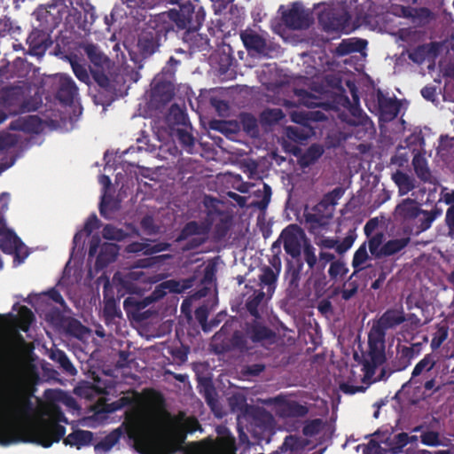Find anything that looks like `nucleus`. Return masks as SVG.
<instances>
[{
	"instance_id": "f257e3e1",
	"label": "nucleus",
	"mask_w": 454,
	"mask_h": 454,
	"mask_svg": "<svg viewBox=\"0 0 454 454\" xmlns=\"http://www.w3.org/2000/svg\"><path fill=\"white\" fill-rule=\"evenodd\" d=\"M13 428L15 429L14 427ZM22 431L26 434L25 438L18 437L14 431V436L18 440L16 442L19 441L34 442L44 448H49L53 442H59L63 439L65 445L76 447L80 450L82 447L90 445L93 440V433L82 429H76L63 438L66 434V427L51 419L42 420L37 425L22 428Z\"/></svg>"
},
{
	"instance_id": "f03ea898",
	"label": "nucleus",
	"mask_w": 454,
	"mask_h": 454,
	"mask_svg": "<svg viewBox=\"0 0 454 454\" xmlns=\"http://www.w3.org/2000/svg\"><path fill=\"white\" fill-rule=\"evenodd\" d=\"M154 17L160 25L161 31L167 35L170 32L186 30L188 35H194L204 20V15H200L199 12L194 13L193 11H190V8L180 11L172 9L156 14Z\"/></svg>"
},
{
	"instance_id": "7ed1b4c3",
	"label": "nucleus",
	"mask_w": 454,
	"mask_h": 454,
	"mask_svg": "<svg viewBox=\"0 0 454 454\" xmlns=\"http://www.w3.org/2000/svg\"><path fill=\"white\" fill-rule=\"evenodd\" d=\"M79 47L90 63V72L95 82L104 90L112 91L113 85L106 74V70L110 66V59L98 44L93 43L82 42Z\"/></svg>"
},
{
	"instance_id": "20e7f679",
	"label": "nucleus",
	"mask_w": 454,
	"mask_h": 454,
	"mask_svg": "<svg viewBox=\"0 0 454 454\" xmlns=\"http://www.w3.org/2000/svg\"><path fill=\"white\" fill-rule=\"evenodd\" d=\"M72 4V0H51L46 6L39 7L35 12L39 22L37 27L51 34L62 22Z\"/></svg>"
},
{
	"instance_id": "39448f33",
	"label": "nucleus",
	"mask_w": 454,
	"mask_h": 454,
	"mask_svg": "<svg viewBox=\"0 0 454 454\" xmlns=\"http://www.w3.org/2000/svg\"><path fill=\"white\" fill-rule=\"evenodd\" d=\"M168 35L161 31V27L154 16H151L142 29L137 40V48L143 58L156 52Z\"/></svg>"
},
{
	"instance_id": "423d86ee",
	"label": "nucleus",
	"mask_w": 454,
	"mask_h": 454,
	"mask_svg": "<svg viewBox=\"0 0 454 454\" xmlns=\"http://www.w3.org/2000/svg\"><path fill=\"white\" fill-rule=\"evenodd\" d=\"M386 338L373 333L372 331L368 333V351L363 356V371L364 376L371 378L375 372L376 369L385 364L386 351H385Z\"/></svg>"
},
{
	"instance_id": "0eeeda50",
	"label": "nucleus",
	"mask_w": 454,
	"mask_h": 454,
	"mask_svg": "<svg viewBox=\"0 0 454 454\" xmlns=\"http://www.w3.org/2000/svg\"><path fill=\"white\" fill-rule=\"evenodd\" d=\"M308 240L303 230L297 224H289L280 233L279 238L272 244V251L280 248L283 244L285 252L292 257V260H301V254L303 242Z\"/></svg>"
},
{
	"instance_id": "6e6552de",
	"label": "nucleus",
	"mask_w": 454,
	"mask_h": 454,
	"mask_svg": "<svg viewBox=\"0 0 454 454\" xmlns=\"http://www.w3.org/2000/svg\"><path fill=\"white\" fill-rule=\"evenodd\" d=\"M208 231L209 226L207 224L197 221H190L181 229L176 241L182 242L189 239L184 250H193L205 243V236L207 235Z\"/></svg>"
},
{
	"instance_id": "1a4fd4ad",
	"label": "nucleus",
	"mask_w": 454,
	"mask_h": 454,
	"mask_svg": "<svg viewBox=\"0 0 454 454\" xmlns=\"http://www.w3.org/2000/svg\"><path fill=\"white\" fill-rule=\"evenodd\" d=\"M5 411L18 419L32 410V403L25 396L22 388L19 385H12L8 388L4 398Z\"/></svg>"
},
{
	"instance_id": "9d476101",
	"label": "nucleus",
	"mask_w": 454,
	"mask_h": 454,
	"mask_svg": "<svg viewBox=\"0 0 454 454\" xmlns=\"http://www.w3.org/2000/svg\"><path fill=\"white\" fill-rule=\"evenodd\" d=\"M99 248V253L97 256L95 268L97 270H103L107 267L111 262H114L119 254V247L114 243H103L99 236L94 235L90 240L89 257H94Z\"/></svg>"
},
{
	"instance_id": "9b49d317",
	"label": "nucleus",
	"mask_w": 454,
	"mask_h": 454,
	"mask_svg": "<svg viewBox=\"0 0 454 454\" xmlns=\"http://www.w3.org/2000/svg\"><path fill=\"white\" fill-rule=\"evenodd\" d=\"M406 321L403 307L387 309L377 321H375L370 331L386 338L387 330L395 329Z\"/></svg>"
},
{
	"instance_id": "f8f14e48",
	"label": "nucleus",
	"mask_w": 454,
	"mask_h": 454,
	"mask_svg": "<svg viewBox=\"0 0 454 454\" xmlns=\"http://www.w3.org/2000/svg\"><path fill=\"white\" fill-rule=\"evenodd\" d=\"M333 208L325 205L321 200L313 207L312 212L304 215L306 227L310 233H316L322 229H325L329 224V220L333 215Z\"/></svg>"
},
{
	"instance_id": "ddd939ff",
	"label": "nucleus",
	"mask_w": 454,
	"mask_h": 454,
	"mask_svg": "<svg viewBox=\"0 0 454 454\" xmlns=\"http://www.w3.org/2000/svg\"><path fill=\"white\" fill-rule=\"evenodd\" d=\"M55 97L61 105L71 106L78 96V87L72 77L66 74H58L54 76Z\"/></svg>"
},
{
	"instance_id": "4468645a",
	"label": "nucleus",
	"mask_w": 454,
	"mask_h": 454,
	"mask_svg": "<svg viewBox=\"0 0 454 454\" xmlns=\"http://www.w3.org/2000/svg\"><path fill=\"white\" fill-rule=\"evenodd\" d=\"M246 334L253 343L262 347L272 345L277 340V334L271 328L255 320L246 325Z\"/></svg>"
},
{
	"instance_id": "2eb2a0df",
	"label": "nucleus",
	"mask_w": 454,
	"mask_h": 454,
	"mask_svg": "<svg viewBox=\"0 0 454 454\" xmlns=\"http://www.w3.org/2000/svg\"><path fill=\"white\" fill-rule=\"evenodd\" d=\"M412 359V353L407 348V346L397 343L395 356L391 357L387 364L388 373L386 375V369L383 368L379 377L380 380L387 379L393 372L405 370L411 365Z\"/></svg>"
},
{
	"instance_id": "dca6fc26",
	"label": "nucleus",
	"mask_w": 454,
	"mask_h": 454,
	"mask_svg": "<svg viewBox=\"0 0 454 454\" xmlns=\"http://www.w3.org/2000/svg\"><path fill=\"white\" fill-rule=\"evenodd\" d=\"M27 43L28 44V54L41 58L52 43L51 34L42 28L35 27L29 34Z\"/></svg>"
},
{
	"instance_id": "f3484780",
	"label": "nucleus",
	"mask_w": 454,
	"mask_h": 454,
	"mask_svg": "<svg viewBox=\"0 0 454 454\" xmlns=\"http://www.w3.org/2000/svg\"><path fill=\"white\" fill-rule=\"evenodd\" d=\"M377 105L374 107L380 114V119L384 121H393L399 114L400 104L396 98L387 97L380 89L376 91Z\"/></svg>"
},
{
	"instance_id": "a211bd4d",
	"label": "nucleus",
	"mask_w": 454,
	"mask_h": 454,
	"mask_svg": "<svg viewBox=\"0 0 454 454\" xmlns=\"http://www.w3.org/2000/svg\"><path fill=\"white\" fill-rule=\"evenodd\" d=\"M282 20L284 24L291 29H306L311 25L309 15L296 4L283 12Z\"/></svg>"
},
{
	"instance_id": "6ab92c4d",
	"label": "nucleus",
	"mask_w": 454,
	"mask_h": 454,
	"mask_svg": "<svg viewBox=\"0 0 454 454\" xmlns=\"http://www.w3.org/2000/svg\"><path fill=\"white\" fill-rule=\"evenodd\" d=\"M242 43L249 53L268 55V46L265 38L252 29H246L240 33Z\"/></svg>"
},
{
	"instance_id": "aec40b11",
	"label": "nucleus",
	"mask_w": 454,
	"mask_h": 454,
	"mask_svg": "<svg viewBox=\"0 0 454 454\" xmlns=\"http://www.w3.org/2000/svg\"><path fill=\"white\" fill-rule=\"evenodd\" d=\"M42 120L37 115L20 116L9 124L10 130L37 134L42 130Z\"/></svg>"
},
{
	"instance_id": "412c9836",
	"label": "nucleus",
	"mask_w": 454,
	"mask_h": 454,
	"mask_svg": "<svg viewBox=\"0 0 454 454\" xmlns=\"http://www.w3.org/2000/svg\"><path fill=\"white\" fill-rule=\"evenodd\" d=\"M279 405V415L286 419L304 418L309 413V408L296 400L276 398Z\"/></svg>"
},
{
	"instance_id": "4be33fe9",
	"label": "nucleus",
	"mask_w": 454,
	"mask_h": 454,
	"mask_svg": "<svg viewBox=\"0 0 454 454\" xmlns=\"http://www.w3.org/2000/svg\"><path fill=\"white\" fill-rule=\"evenodd\" d=\"M303 265L301 260H287L286 262L285 279L287 282L288 290L291 292H296L299 289Z\"/></svg>"
},
{
	"instance_id": "5701e85b",
	"label": "nucleus",
	"mask_w": 454,
	"mask_h": 454,
	"mask_svg": "<svg viewBox=\"0 0 454 454\" xmlns=\"http://www.w3.org/2000/svg\"><path fill=\"white\" fill-rule=\"evenodd\" d=\"M356 235L350 233L347 235L342 241H339L335 238L324 237L317 242L321 249H335L339 254H345L353 246Z\"/></svg>"
},
{
	"instance_id": "b1692460",
	"label": "nucleus",
	"mask_w": 454,
	"mask_h": 454,
	"mask_svg": "<svg viewBox=\"0 0 454 454\" xmlns=\"http://www.w3.org/2000/svg\"><path fill=\"white\" fill-rule=\"evenodd\" d=\"M349 20L350 16L348 12H329L320 17V20L324 22L325 31H343L348 25Z\"/></svg>"
},
{
	"instance_id": "393cba45",
	"label": "nucleus",
	"mask_w": 454,
	"mask_h": 454,
	"mask_svg": "<svg viewBox=\"0 0 454 454\" xmlns=\"http://www.w3.org/2000/svg\"><path fill=\"white\" fill-rule=\"evenodd\" d=\"M395 212L398 218L403 222H408L418 218L421 215L422 208L418 206L414 200L408 198L396 206Z\"/></svg>"
},
{
	"instance_id": "a878e982",
	"label": "nucleus",
	"mask_w": 454,
	"mask_h": 454,
	"mask_svg": "<svg viewBox=\"0 0 454 454\" xmlns=\"http://www.w3.org/2000/svg\"><path fill=\"white\" fill-rule=\"evenodd\" d=\"M27 89L20 86L6 87L2 89L1 91V102L5 106H18L20 107V103L27 92Z\"/></svg>"
},
{
	"instance_id": "bb28decb",
	"label": "nucleus",
	"mask_w": 454,
	"mask_h": 454,
	"mask_svg": "<svg viewBox=\"0 0 454 454\" xmlns=\"http://www.w3.org/2000/svg\"><path fill=\"white\" fill-rule=\"evenodd\" d=\"M87 15H90V23H93L95 20V14L93 12L86 11L84 20H82V12L74 8L73 4L68 7V12L65 14L64 18L66 20L67 24H69L72 28L74 27H77L80 29H85L86 23L89 21L87 20Z\"/></svg>"
},
{
	"instance_id": "cd10ccee",
	"label": "nucleus",
	"mask_w": 454,
	"mask_h": 454,
	"mask_svg": "<svg viewBox=\"0 0 454 454\" xmlns=\"http://www.w3.org/2000/svg\"><path fill=\"white\" fill-rule=\"evenodd\" d=\"M192 126L177 127L171 129V135L178 143L189 153H191L194 146L195 138L192 136Z\"/></svg>"
},
{
	"instance_id": "c85d7f7f",
	"label": "nucleus",
	"mask_w": 454,
	"mask_h": 454,
	"mask_svg": "<svg viewBox=\"0 0 454 454\" xmlns=\"http://www.w3.org/2000/svg\"><path fill=\"white\" fill-rule=\"evenodd\" d=\"M442 215V209L435 206L432 210L422 209L421 215L416 218L417 233L428 230L433 222Z\"/></svg>"
},
{
	"instance_id": "c756f323",
	"label": "nucleus",
	"mask_w": 454,
	"mask_h": 454,
	"mask_svg": "<svg viewBox=\"0 0 454 454\" xmlns=\"http://www.w3.org/2000/svg\"><path fill=\"white\" fill-rule=\"evenodd\" d=\"M416 435H409L407 433L402 432L395 434L387 442L388 451L392 454H398L403 451V449L409 443L417 441Z\"/></svg>"
},
{
	"instance_id": "7c9ffc66",
	"label": "nucleus",
	"mask_w": 454,
	"mask_h": 454,
	"mask_svg": "<svg viewBox=\"0 0 454 454\" xmlns=\"http://www.w3.org/2000/svg\"><path fill=\"white\" fill-rule=\"evenodd\" d=\"M21 244L20 239L10 230L6 231L0 239V248L6 254L16 253Z\"/></svg>"
},
{
	"instance_id": "2f4dec72",
	"label": "nucleus",
	"mask_w": 454,
	"mask_h": 454,
	"mask_svg": "<svg viewBox=\"0 0 454 454\" xmlns=\"http://www.w3.org/2000/svg\"><path fill=\"white\" fill-rule=\"evenodd\" d=\"M121 431L120 428L112 431L100 442L94 445L96 454H106L120 440Z\"/></svg>"
},
{
	"instance_id": "473e14b6",
	"label": "nucleus",
	"mask_w": 454,
	"mask_h": 454,
	"mask_svg": "<svg viewBox=\"0 0 454 454\" xmlns=\"http://www.w3.org/2000/svg\"><path fill=\"white\" fill-rule=\"evenodd\" d=\"M168 122L169 123L171 129L191 125L187 114L176 104L171 106L169 109Z\"/></svg>"
},
{
	"instance_id": "72a5a7b5",
	"label": "nucleus",
	"mask_w": 454,
	"mask_h": 454,
	"mask_svg": "<svg viewBox=\"0 0 454 454\" xmlns=\"http://www.w3.org/2000/svg\"><path fill=\"white\" fill-rule=\"evenodd\" d=\"M50 358L52 361L58 363L59 367L69 375L74 376L77 373L76 368L73 365L68 356L63 350L59 348L51 350Z\"/></svg>"
},
{
	"instance_id": "f704fd0d",
	"label": "nucleus",
	"mask_w": 454,
	"mask_h": 454,
	"mask_svg": "<svg viewBox=\"0 0 454 454\" xmlns=\"http://www.w3.org/2000/svg\"><path fill=\"white\" fill-rule=\"evenodd\" d=\"M412 165L417 176L423 182L431 181V171L427 166L426 158L420 154H416L412 159Z\"/></svg>"
},
{
	"instance_id": "c9c22d12",
	"label": "nucleus",
	"mask_w": 454,
	"mask_h": 454,
	"mask_svg": "<svg viewBox=\"0 0 454 454\" xmlns=\"http://www.w3.org/2000/svg\"><path fill=\"white\" fill-rule=\"evenodd\" d=\"M410 238L389 239L382 246L383 257L394 255L404 249L410 243Z\"/></svg>"
},
{
	"instance_id": "e433bc0d",
	"label": "nucleus",
	"mask_w": 454,
	"mask_h": 454,
	"mask_svg": "<svg viewBox=\"0 0 454 454\" xmlns=\"http://www.w3.org/2000/svg\"><path fill=\"white\" fill-rule=\"evenodd\" d=\"M392 180L398 186L399 193L401 195L407 194L415 187L413 180L406 173L401 170H396V172L392 175Z\"/></svg>"
},
{
	"instance_id": "4c0bfd02",
	"label": "nucleus",
	"mask_w": 454,
	"mask_h": 454,
	"mask_svg": "<svg viewBox=\"0 0 454 454\" xmlns=\"http://www.w3.org/2000/svg\"><path fill=\"white\" fill-rule=\"evenodd\" d=\"M152 97L155 101L162 104H167L171 101L173 98L170 86L166 83H157L152 90Z\"/></svg>"
},
{
	"instance_id": "58836bf2",
	"label": "nucleus",
	"mask_w": 454,
	"mask_h": 454,
	"mask_svg": "<svg viewBox=\"0 0 454 454\" xmlns=\"http://www.w3.org/2000/svg\"><path fill=\"white\" fill-rule=\"evenodd\" d=\"M369 258L366 243L364 242L353 255L352 267L354 268V274H357L364 269L363 265L367 262V260H369Z\"/></svg>"
},
{
	"instance_id": "ea45409f",
	"label": "nucleus",
	"mask_w": 454,
	"mask_h": 454,
	"mask_svg": "<svg viewBox=\"0 0 454 454\" xmlns=\"http://www.w3.org/2000/svg\"><path fill=\"white\" fill-rule=\"evenodd\" d=\"M240 123L244 132L252 137L259 135L257 120L251 114H242L240 115Z\"/></svg>"
},
{
	"instance_id": "a19ab883",
	"label": "nucleus",
	"mask_w": 454,
	"mask_h": 454,
	"mask_svg": "<svg viewBox=\"0 0 454 454\" xmlns=\"http://www.w3.org/2000/svg\"><path fill=\"white\" fill-rule=\"evenodd\" d=\"M20 34V27L10 18L4 16L0 19V39L7 36L15 37Z\"/></svg>"
},
{
	"instance_id": "79ce46f5",
	"label": "nucleus",
	"mask_w": 454,
	"mask_h": 454,
	"mask_svg": "<svg viewBox=\"0 0 454 454\" xmlns=\"http://www.w3.org/2000/svg\"><path fill=\"white\" fill-rule=\"evenodd\" d=\"M304 262L307 263L309 270L317 269L318 256L316 254V248L309 241L303 242V247L301 249Z\"/></svg>"
},
{
	"instance_id": "37998d69",
	"label": "nucleus",
	"mask_w": 454,
	"mask_h": 454,
	"mask_svg": "<svg viewBox=\"0 0 454 454\" xmlns=\"http://www.w3.org/2000/svg\"><path fill=\"white\" fill-rule=\"evenodd\" d=\"M178 435L184 440L187 434H192L197 430H201V426L195 418H187L180 423L176 428Z\"/></svg>"
},
{
	"instance_id": "c03bdc74",
	"label": "nucleus",
	"mask_w": 454,
	"mask_h": 454,
	"mask_svg": "<svg viewBox=\"0 0 454 454\" xmlns=\"http://www.w3.org/2000/svg\"><path fill=\"white\" fill-rule=\"evenodd\" d=\"M17 441L14 436L13 425L0 419V444L6 446Z\"/></svg>"
},
{
	"instance_id": "a18cd8bd",
	"label": "nucleus",
	"mask_w": 454,
	"mask_h": 454,
	"mask_svg": "<svg viewBox=\"0 0 454 454\" xmlns=\"http://www.w3.org/2000/svg\"><path fill=\"white\" fill-rule=\"evenodd\" d=\"M291 119L294 122L306 127L309 125V121L311 120L320 121L325 119V114L321 112H315L310 114L304 112H294L291 114Z\"/></svg>"
},
{
	"instance_id": "49530a36",
	"label": "nucleus",
	"mask_w": 454,
	"mask_h": 454,
	"mask_svg": "<svg viewBox=\"0 0 454 454\" xmlns=\"http://www.w3.org/2000/svg\"><path fill=\"white\" fill-rule=\"evenodd\" d=\"M412 23L418 26H424L434 19V13L427 7H414L413 8Z\"/></svg>"
},
{
	"instance_id": "de8ad7c7",
	"label": "nucleus",
	"mask_w": 454,
	"mask_h": 454,
	"mask_svg": "<svg viewBox=\"0 0 454 454\" xmlns=\"http://www.w3.org/2000/svg\"><path fill=\"white\" fill-rule=\"evenodd\" d=\"M285 114L280 108H269L264 111L260 115L261 121L263 124L273 125L279 122L282 119H284Z\"/></svg>"
},
{
	"instance_id": "09e8293b",
	"label": "nucleus",
	"mask_w": 454,
	"mask_h": 454,
	"mask_svg": "<svg viewBox=\"0 0 454 454\" xmlns=\"http://www.w3.org/2000/svg\"><path fill=\"white\" fill-rule=\"evenodd\" d=\"M384 235L382 232H378L371 237L368 240V248L371 254L376 258L380 259L383 257L382 253V246L383 244Z\"/></svg>"
},
{
	"instance_id": "8fccbe9b",
	"label": "nucleus",
	"mask_w": 454,
	"mask_h": 454,
	"mask_svg": "<svg viewBox=\"0 0 454 454\" xmlns=\"http://www.w3.org/2000/svg\"><path fill=\"white\" fill-rule=\"evenodd\" d=\"M102 236L108 240L122 241L128 237V234L122 229L113 224H106L102 231Z\"/></svg>"
},
{
	"instance_id": "3c124183",
	"label": "nucleus",
	"mask_w": 454,
	"mask_h": 454,
	"mask_svg": "<svg viewBox=\"0 0 454 454\" xmlns=\"http://www.w3.org/2000/svg\"><path fill=\"white\" fill-rule=\"evenodd\" d=\"M249 339L247 337L246 331L244 333L240 331H235L230 340L232 348L239 349L241 352L249 351L252 347L248 345Z\"/></svg>"
},
{
	"instance_id": "603ef678",
	"label": "nucleus",
	"mask_w": 454,
	"mask_h": 454,
	"mask_svg": "<svg viewBox=\"0 0 454 454\" xmlns=\"http://www.w3.org/2000/svg\"><path fill=\"white\" fill-rule=\"evenodd\" d=\"M435 360L432 354H427L413 368L411 378L419 376L424 371L429 372L435 365Z\"/></svg>"
},
{
	"instance_id": "864d4df0",
	"label": "nucleus",
	"mask_w": 454,
	"mask_h": 454,
	"mask_svg": "<svg viewBox=\"0 0 454 454\" xmlns=\"http://www.w3.org/2000/svg\"><path fill=\"white\" fill-rule=\"evenodd\" d=\"M42 98L37 94L28 98H27L25 95L22 102L20 103L19 110L21 113L35 112L39 109V107L42 106Z\"/></svg>"
},
{
	"instance_id": "5fc2aeb1",
	"label": "nucleus",
	"mask_w": 454,
	"mask_h": 454,
	"mask_svg": "<svg viewBox=\"0 0 454 454\" xmlns=\"http://www.w3.org/2000/svg\"><path fill=\"white\" fill-rule=\"evenodd\" d=\"M449 336V329L446 325H437L436 332L431 340L430 347L433 351L437 350Z\"/></svg>"
},
{
	"instance_id": "6e6d98bb",
	"label": "nucleus",
	"mask_w": 454,
	"mask_h": 454,
	"mask_svg": "<svg viewBox=\"0 0 454 454\" xmlns=\"http://www.w3.org/2000/svg\"><path fill=\"white\" fill-rule=\"evenodd\" d=\"M348 272V268L342 260H336L330 264L328 274L332 280H337L338 278L344 277Z\"/></svg>"
},
{
	"instance_id": "4d7b16f0",
	"label": "nucleus",
	"mask_w": 454,
	"mask_h": 454,
	"mask_svg": "<svg viewBox=\"0 0 454 454\" xmlns=\"http://www.w3.org/2000/svg\"><path fill=\"white\" fill-rule=\"evenodd\" d=\"M286 137L295 143H302L309 138V134L303 128L289 126L286 128Z\"/></svg>"
},
{
	"instance_id": "13d9d810",
	"label": "nucleus",
	"mask_w": 454,
	"mask_h": 454,
	"mask_svg": "<svg viewBox=\"0 0 454 454\" xmlns=\"http://www.w3.org/2000/svg\"><path fill=\"white\" fill-rule=\"evenodd\" d=\"M344 192L345 190L342 187H335L331 192L325 193L321 199V201L330 207V209L333 208L334 210L338 200L344 195Z\"/></svg>"
},
{
	"instance_id": "bf43d9fd",
	"label": "nucleus",
	"mask_w": 454,
	"mask_h": 454,
	"mask_svg": "<svg viewBox=\"0 0 454 454\" xmlns=\"http://www.w3.org/2000/svg\"><path fill=\"white\" fill-rule=\"evenodd\" d=\"M70 64L72 70L76 76V78L85 84L89 85L90 83V76L86 68V67L77 60L70 59Z\"/></svg>"
},
{
	"instance_id": "052dcab7",
	"label": "nucleus",
	"mask_w": 454,
	"mask_h": 454,
	"mask_svg": "<svg viewBox=\"0 0 454 454\" xmlns=\"http://www.w3.org/2000/svg\"><path fill=\"white\" fill-rule=\"evenodd\" d=\"M260 281L262 285L267 286L269 289L271 287L274 288L277 281V274L270 267L266 266L262 269V272L260 275Z\"/></svg>"
},
{
	"instance_id": "680f3d73",
	"label": "nucleus",
	"mask_w": 454,
	"mask_h": 454,
	"mask_svg": "<svg viewBox=\"0 0 454 454\" xmlns=\"http://www.w3.org/2000/svg\"><path fill=\"white\" fill-rule=\"evenodd\" d=\"M264 298L262 291L254 292L253 296L247 301V309L251 315L256 316L258 314V306Z\"/></svg>"
},
{
	"instance_id": "e2e57ef3",
	"label": "nucleus",
	"mask_w": 454,
	"mask_h": 454,
	"mask_svg": "<svg viewBox=\"0 0 454 454\" xmlns=\"http://www.w3.org/2000/svg\"><path fill=\"white\" fill-rule=\"evenodd\" d=\"M358 288L359 284L357 283V281H350V279H348L343 285V289L341 290L340 293L341 298L344 301L350 300L356 294Z\"/></svg>"
},
{
	"instance_id": "0e129e2a",
	"label": "nucleus",
	"mask_w": 454,
	"mask_h": 454,
	"mask_svg": "<svg viewBox=\"0 0 454 454\" xmlns=\"http://www.w3.org/2000/svg\"><path fill=\"white\" fill-rule=\"evenodd\" d=\"M229 405L233 411H243L247 408L246 397L241 394L232 395L229 398Z\"/></svg>"
},
{
	"instance_id": "69168bd1",
	"label": "nucleus",
	"mask_w": 454,
	"mask_h": 454,
	"mask_svg": "<svg viewBox=\"0 0 454 454\" xmlns=\"http://www.w3.org/2000/svg\"><path fill=\"white\" fill-rule=\"evenodd\" d=\"M194 315L196 320L200 325L203 332L209 333L210 327L206 328V324L207 322V317L209 315L208 309L206 306H200L195 309Z\"/></svg>"
},
{
	"instance_id": "338daca9",
	"label": "nucleus",
	"mask_w": 454,
	"mask_h": 454,
	"mask_svg": "<svg viewBox=\"0 0 454 454\" xmlns=\"http://www.w3.org/2000/svg\"><path fill=\"white\" fill-rule=\"evenodd\" d=\"M140 226L148 235L156 234L159 231V227L155 224L153 217L150 215H146L142 218Z\"/></svg>"
},
{
	"instance_id": "774afa93",
	"label": "nucleus",
	"mask_w": 454,
	"mask_h": 454,
	"mask_svg": "<svg viewBox=\"0 0 454 454\" xmlns=\"http://www.w3.org/2000/svg\"><path fill=\"white\" fill-rule=\"evenodd\" d=\"M421 442L427 446H438L441 444L439 433L435 431H427L420 435Z\"/></svg>"
}]
</instances>
